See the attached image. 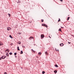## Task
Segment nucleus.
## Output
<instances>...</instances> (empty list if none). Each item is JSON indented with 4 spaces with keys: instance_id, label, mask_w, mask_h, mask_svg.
Returning <instances> with one entry per match:
<instances>
[{
    "instance_id": "nucleus-11",
    "label": "nucleus",
    "mask_w": 74,
    "mask_h": 74,
    "mask_svg": "<svg viewBox=\"0 0 74 74\" xmlns=\"http://www.w3.org/2000/svg\"><path fill=\"white\" fill-rule=\"evenodd\" d=\"M55 67H58V65L56 64L55 65Z\"/></svg>"
},
{
    "instance_id": "nucleus-36",
    "label": "nucleus",
    "mask_w": 74,
    "mask_h": 74,
    "mask_svg": "<svg viewBox=\"0 0 74 74\" xmlns=\"http://www.w3.org/2000/svg\"><path fill=\"white\" fill-rule=\"evenodd\" d=\"M34 45H35V44H34Z\"/></svg>"
},
{
    "instance_id": "nucleus-16",
    "label": "nucleus",
    "mask_w": 74,
    "mask_h": 74,
    "mask_svg": "<svg viewBox=\"0 0 74 74\" xmlns=\"http://www.w3.org/2000/svg\"><path fill=\"white\" fill-rule=\"evenodd\" d=\"M17 54V53H14V56H16V55Z\"/></svg>"
},
{
    "instance_id": "nucleus-33",
    "label": "nucleus",
    "mask_w": 74,
    "mask_h": 74,
    "mask_svg": "<svg viewBox=\"0 0 74 74\" xmlns=\"http://www.w3.org/2000/svg\"><path fill=\"white\" fill-rule=\"evenodd\" d=\"M61 1H63V0H60Z\"/></svg>"
},
{
    "instance_id": "nucleus-29",
    "label": "nucleus",
    "mask_w": 74,
    "mask_h": 74,
    "mask_svg": "<svg viewBox=\"0 0 74 74\" xmlns=\"http://www.w3.org/2000/svg\"><path fill=\"white\" fill-rule=\"evenodd\" d=\"M3 56H2L1 58V59H3Z\"/></svg>"
},
{
    "instance_id": "nucleus-4",
    "label": "nucleus",
    "mask_w": 74,
    "mask_h": 74,
    "mask_svg": "<svg viewBox=\"0 0 74 74\" xmlns=\"http://www.w3.org/2000/svg\"><path fill=\"white\" fill-rule=\"evenodd\" d=\"M7 30L8 31L11 30V27H8L7 29Z\"/></svg>"
},
{
    "instance_id": "nucleus-24",
    "label": "nucleus",
    "mask_w": 74,
    "mask_h": 74,
    "mask_svg": "<svg viewBox=\"0 0 74 74\" xmlns=\"http://www.w3.org/2000/svg\"><path fill=\"white\" fill-rule=\"evenodd\" d=\"M8 14L9 15V17H10V16H11V14H9V13Z\"/></svg>"
},
{
    "instance_id": "nucleus-9",
    "label": "nucleus",
    "mask_w": 74,
    "mask_h": 74,
    "mask_svg": "<svg viewBox=\"0 0 74 74\" xmlns=\"http://www.w3.org/2000/svg\"><path fill=\"white\" fill-rule=\"evenodd\" d=\"M45 53L46 55H48V52L47 51H46L45 52Z\"/></svg>"
},
{
    "instance_id": "nucleus-10",
    "label": "nucleus",
    "mask_w": 74,
    "mask_h": 74,
    "mask_svg": "<svg viewBox=\"0 0 74 74\" xmlns=\"http://www.w3.org/2000/svg\"><path fill=\"white\" fill-rule=\"evenodd\" d=\"M9 37H10V38H13L12 36H11V35H10Z\"/></svg>"
},
{
    "instance_id": "nucleus-2",
    "label": "nucleus",
    "mask_w": 74,
    "mask_h": 74,
    "mask_svg": "<svg viewBox=\"0 0 74 74\" xmlns=\"http://www.w3.org/2000/svg\"><path fill=\"white\" fill-rule=\"evenodd\" d=\"M60 45L61 46V47H63V46L64 45V44L63 43H61L60 44Z\"/></svg>"
},
{
    "instance_id": "nucleus-35",
    "label": "nucleus",
    "mask_w": 74,
    "mask_h": 74,
    "mask_svg": "<svg viewBox=\"0 0 74 74\" xmlns=\"http://www.w3.org/2000/svg\"><path fill=\"white\" fill-rule=\"evenodd\" d=\"M0 60H1V58H0Z\"/></svg>"
},
{
    "instance_id": "nucleus-22",
    "label": "nucleus",
    "mask_w": 74,
    "mask_h": 74,
    "mask_svg": "<svg viewBox=\"0 0 74 74\" xmlns=\"http://www.w3.org/2000/svg\"><path fill=\"white\" fill-rule=\"evenodd\" d=\"M69 19H70V17H68L67 18V21H68V20H69Z\"/></svg>"
},
{
    "instance_id": "nucleus-12",
    "label": "nucleus",
    "mask_w": 74,
    "mask_h": 74,
    "mask_svg": "<svg viewBox=\"0 0 74 74\" xmlns=\"http://www.w3.org/2000/svg\"><path fill=\"white\" fill-rule=\"evenodd\" d=\"M38 54L39 55H41V52H40L38 53Z\"/></svg>"
},
{
    "instance_id": "nucleus-21",
    "label": "nucleus",
    "mask_w": 74,
    "mask_h": 74,
    "mask_svg": "<svg viewBox=\"0 0 74 74\" xmlns=\"http://www.w3.org/2000/svg\"><path fill=\"white\" fill-rule=\"evenodd\" d=\"M22 33L20 32H18V34H21Z\"/></svg>"
},
{
    "instance_id": "nucleus-7",
    "label": "nucleus",
    "mask_w": 74,
    "mask_h": 74,
    "mask_svg": "<svg viewBox=\"0 0 74 74\" xmlns=\"http://www.w3.org/2000/svg\"><path fill=\"white\" fill-rule=\"evenodd\" d=\"M8 52L6 54V55L7 56H9V54H8Z\"/></svg>"
},
{
    "instance_id": "nucleus-38",
    "label": "nucleus",
    "mask_w": 74,
    "mask_h": 74,
    "mask_svg": "<svg viewBox=\"0 0 74 74\" xmlns=\"http://www.w3.org/2000/svg\"><path fill=\"white\" fill-rule=\"evenodd\" d=\"M49 37H50V38H51V37H50V36H49Z\"/></svg>"
},
{
    "instance_id": "nucleus-20",
    "label": "nucleus",
    "mask_w": 74,
    "mask_h": 74,
    "mask_svg": "<svg viewBox=\"0 0 74 74\" xmlns=\"http://www.w3.org/2000/svg\"><path fill=\"white\" fill-rule=\"evenodd\" d=\"M23 51H21V54H23Z\"/></svg>"
},
{
    "instance_id": "nucleus-23",
    "label": "nucleus",
    "mask_w": 74,
    "mask_h": 74,
    "mask_svg": "<svg viewBox=\"0 0 74 74\" xmlns=\"http://www.w3.org/2000/svg\"><path fill=\"white\" fill-rule=\"evenodd\" d=\"M31 50L33 52H35V51L34 50H33V49H32Z\"/></svg>"
},
{
    "instance_id": "nucleus-27",
    "label": "nucleus",
    "mask_w": 74,
    "mask_h": 74,
    "mask_svg": "<svg viewBox=\"0 0 74 74\" xmlns=\"http://www.w3.org/2000/svg\"><path fill=\"white\" fill-rule=\"evenodd\" d=\"M58 21V22H60V19L59 18Z\"/></svg>"
},
{
    "instance_id": "nucleus-15",
    "label": "nucleus",
    "mask_w": 74,
    "mask_h": 74,
    "mask_svg": "<svg viewBox=\"0 0 74 74\" xmlns=\"http://www.w3.org/2000/svg\"><path fill=\"white\" fill-rule=\"evenodd\" d=\"M58 31H60V32H62V29H61V28H60L58 30Z\"/></svg>"
},
{
    "instance_id": "nucleus-26",
    "label": "nucleus",
    "mask_w": 74,
    "mask_h": 74,
    "mask_svg": "<svg viewBox=\"0 0 74 74\" xmlns=\"http://www.w3.org/2000/svg\"><path fill=\"white\" fill-rule=\"evenodd\" d=\"M6 57H7V56H5L4 57V58H3V59H5V58H6Z\"/></svg>"
},
{
    "instance_id": "nucleus-8",
    "label": "nucleus",
    "mask_w": 74,
    "mask_h": 74,
    "mask_svg": "<svg viewBox=\"0 0 74 74\" xmlns=\"http://www.w3.org/2000/svg\"><path fill=\"white\" fill-rule=\"evenodd\" d=\"M18 51H20V49H19V47L18 46L17 48Z\"/></svg>"
},
{
    "instance_id": "nucleus-5",
    "label": "nucleus",
    "mask_w": 74,
    "mask_h": 74,
    "mask_svg": "<svg viewBox=\"0 0 74 74\" xmlns=\"http://www.w3.org/2000/svg\"><path fill=\"white\" fill-rule=\"evenodd\" d=\"M32 38H33L32 36H31L30 38H29V40H32Z\"/></svg>"
},
{
    "instance_id": "nucleus-31",
    "label": "nucleus",
    "mask_w": 74,
    "mask_h": 74,
    "mask_svg": "<svg viewBox=\"0 0 74 74\" xmlns=\"http://www.w3.org/2000/svg\"><path fill=\"white\" fill-rule=\"evenodd\" d=\"M61 28L62 29H63L64 28V27H61Z\"/></svg>"
},
{
    "instance_id": "nucleus-6",
    "label": "nucleus",
    "mask_w": 74,
    "mask_h": 74,
    "mask_svg": "<svg viewBox=\"0 0 74 74\" xmlns=\"http://www.w3.org/2000/svg\"><path fill=\"white\" fill-rule=\"evenodd\" d=\"M2 45H3V44L2 43V42H0V46H2Z\"/></svg>"
},
{
    "instance_id": "nucleus-28",
    "label": "nucleus",
    "mask_w": 74,
    "mask_h": 74,
    "mask_svg": "<svg viewBox=\"0 0 74 74\" xmlns=\"http://www.w3.org/2000/svg\"><path fill=\"white\" fill-rule=\"evenodd\" d=\"M41 22H44V20L41 19Z\"/></svg>"
},
{
    "instance_id": "nucleus-32",
    "label": "nucleus",
    "mask_w": 74,
    "mask_h": 74,
    "mask_svg": "<svg viewBox=\"0 0 74 74\" xmlns=\"http://www.w3.org/2000/svg\"><path fill=\"white\" fill-rule=\"evenodd\" d=\"M68 43L69 44H71V42H68Z\"/></svg>"
},
{
    "instance_id": "nucleus-1",
    "label": "nucleus",
    "mask_w": 74,
    "mask_h": 74,
    "mask_svg": "<svg viewBox=\"0 0 74 74\" xmlns=\"http://www.w3.org/2000/svg\"><path fill=\"white\" fill-rule=\"evenodd\" d=\"M42 25L43 26H45V27H48V26L47 25H46V24H42Z\"/></svg>"
},
{
    "instance_id": "nucleus-37",
    "label": "nucleus",
    "mask_w": 74,
    "mask_h": 74,
    "mask_svg": "<svg viewBox=\"0 0 74 74\" xmlns=\"http://www.w3.org/2000/svg\"><path fill=\"white\" fill-rule=\"evenodd\" d=\"M58 51H59V50H58Z\"/></svg>"
},
{
    "instance_id": "nucleus-17",
    "label": "nucleus",
    "mask_w": 74,
    "mask_h": 74,
    "mask_svg": "<svg viewBox=\"0 0 74 74\" xmlns=\"http://www.w3.org/2000/svg\"><path fill=\"white\" fill-rule=\"evenodd\" d=\"M10 55H12V52H10L9 53Z\"/></svg>"
},
{
    "instance_id": "nucleus-14",
    "label": "nucleus",
    "mask_w": 74,
    "mask_h": 74,
    "mask_svg": "<svg viewBox=\"0 0 74 74\" xmlns=\"http://www.w3.org/2000/svg\"><path fill=\"white\" fill-rule=\"evenodd\" d=\"M54 72L55 74H56L57 73V71H54Z\"/></svg>"
},
{
    "instance_id": "nucleus-34",
    "label": "nucleus",
    "mask_w": 74,
    "mask_h": 74,
    "mask_svg": "<svg viewBox=\"0 0 74 74\" xmlns=\"http://www.w3.org/2000/svg\"><path fill=\"white\" fill-rule=\"evenodd\" d=\"M15 58H16V57H17V56H15Z\"/></svg>"
},
{
    "instance_id": "nucleus-30",
    "label": "nucleus",
    "mask_w": 74,
    "mask_h": 74,
    "mask_svg": "<svg viewBox=\"0 0 74 74\" xmlns=\"http://www.w3.org/2000/svg\"><path fill=\"white\" fill-rule=\"evenodd\" d=\"M4 74H7V73L6 72H4Z\"/></svg>"
},
{
    "instance_id": "nucleus-13",
    "label": "nucleus",
    "mask_w": 74,
    "mask_h": 74,
    "mask_svg": "<svg viewBox=\"0 0 74 74\" xmlns=\"http://www.w3.org/2000/svg\"><path fill=\"white\" fill-rule=\"evenodd\" d=\"M22 47L23 48H25V46L23 44L22 45Z\"/></svg>"
},
{
    "instance_id": "nucleus-19",
    "label": "nucleus",
    "mask_w": 74,
    "mask_h": 74,
    "mask_svg": "<svg viewBox=\"0 0 74 74\" xmlns=\"http://www.w3.org/2000/svg\"><path fill=\"white\" fill-rule=\"evenodd\" d=\"M18 42V44H21V42L20 41Z\"/></svg>"
},
{
    "instance_id": "nucleus-3",
    "label": "nucleus",
    "mask_w": 74,
    "mask_h": 74,
    "mask_svg": "<svg viewBox=\"0 0 74 74\" xmlns=\"http://www.w3.org/2000/svg\"><path fill=\"white\" fill-rule=\"evenodd\" d=\"M41 38H44V35L43 34H41Z\"/></svg>"
},
{
    "instance_id": "nucleus-39",
    "label": "nucleus",
    "mask_w": 74,
    "mask_h": 74,
    "mask_svg": "<svg viewBox=\"0 0 74 74\" xmlns=\"http://www.w3.org/2000/svg\"><path fill=\"white\" fill-rule=\"evenodd\" d=\"M57 51H58V50H57Z\"/></svg>"
},
{
    "instance_id": "nucleus-18",
    "label": "nucleus",
    "mask_w": 74,
    "mask_h": 74,
    "mask_svg": "<svg viewBox=\"0 0 74 74\" xmlns=\"http://www.w3.org/2000/svg\"><path fill=\"white\" fill-rule=\"evenodd\" d=\"M45 72L44 71H42V74H44Z\"/></svg>"
},
{
    "instance_id": "nucleus-25",
    "label": "nucleus",
    "mask_w": 74,
    "mask_h": 74,
    "mask_svg": "<svg viewBox=\"0 0 74 74\" xmlns=\"http://www.w3.org/2000/svg\"><path fill=\"white\" fill-rule=\"evenodd\" d=\"M8 50H9V49H7L6 50V51H7L8 52H9V51Z\"/></svg>"
}]
</instances>
